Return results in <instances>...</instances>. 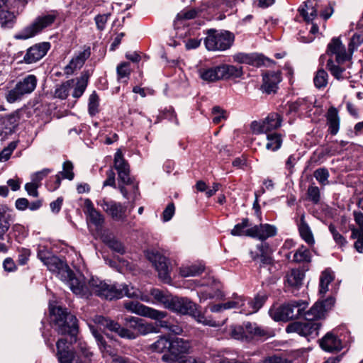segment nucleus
<instances>
[{
  "mask_svg": "<svg viewBox=\"0 0 363 363\" xmlns=\"http://www.w3.org/2000/svg\"><path fill=\"white\" fill-rule=\"evenodd\" d=\"M89 285L91 294H95L105 299H119L125 296L128 298L140 299L146 303L152 302L148 295L142 293L138 289L127 284H111L99 278L92 277L89 280Z\"/></svg>",
  "mask_w": 363,
  "mask_h": 363,
  "instance_id": "1",
  "label": "nucleus"
},
{
  "mask_svg": "<svg viewBox=\"0 0 363 363\" xmlns=\"http://www.w3.org/2000/svg\"><path fill=\"white\" fill-rule=\"evenodd\" d=\"M43 264L62 281L67 283L74 294L84 298L91 295L89 281L85 282L83 277H74L68 266L57 257L52 255Z\"/></svg>",
  "mask_w": 363,
  "mask_h": 363,
  "instance_id": "2",
  "label": "nucleus"
},
{
  "mask_svg": "<svg viewBox=\"0 0 363 363\" xmlns=\"http://www.w3.org/2000/svg\"><path fill=\"white\" fill-rule=\"evenodd\" d=\"M50 312L55 330L61 335H69L72 340H77L78 333L77 319L75 315L67 313L61 306H54L50 303Z\"/></svg>",
  "mask_w": 363,
  "mask_h": 363,
  "instance_id": "3",
  "label": "nucleus"
},
{
  "mask_svg": "<svg viewBox=\"0 0 363 363\" xmlns=\"http://www.w3.org/2000/svg\"><path fill=\"white\" fill-rule=\"evenodd\" d=\"M57 355L60 363H89L93 356L92 352L85 342L79 341L77 348L79 352L85 358V360L80 359L77 354L69 349L67 340L60 339L56 344Z\"/></svg>",
  "mask_w": 363,
  "mask_h": 363,
  "instance_id": "4",
  "label": "nucleus"
},
{
  "mask_svg": "<svg viewBox=\"0 0 363 363\" xmlns=\"http://www.w3.org/2000/svg\"><path fill=\"white\" fill-rule=\"evenodd\" d=\"M58 13L57 11L43 14L36 17L30 24L25 26L14 35L16 40H25L33 38L45 28L50 26L55 22Z\"/></svg>",
  "mask_w": 363,
  "mask_h": 363,
  "instance_id": "5",
  "label": "nucleus"
},
{
  "mask_svg": "<svg viewBox=\"0 0 363 363\" xmlns=\"http://www.w3.org/2000/svg\"><path fill=\"white\" fill-rule=\"evenodd\" d=\"M234 39V35L229 31L209 30L204 44L209 51H224L232 46Z\"/></svg>",
  "mask_w": 363,
  "mask_h": 363,
  "instance_id": "6",
  "label": "nucleus"
},
{
  "mask_svg": "<svg viewBox=\"0 0 363 363\" xmlns=\"http://www.w3.org/2000/svg\"><path fill=\"white\" fill-rule=\"evenodd\" d=\"M306 303L301 300L291 301L279 308L269 311L271 317L276 321H288L303 315Z\"/></svg>",
  "mask_w": 363,
  "mask_h": 363,
  "instance_id": "7",
  "label": "nucleus"
},
{
  "mask_svg": "<svg viewBox=\"0 0 363 363\" xmlns=\"http://www.w3.org/2000/svg\"><path fill=\"white\" fill-rule=\"evenodd\" d=\"M38 79L33 74H28L17 82L16 86L8 91L6 99L9 103H14L32 93L37 86Z\"/></svg>",
  "mask_w": 363,
  "mask_h": 363,
  "instance_id": "8",
  "label": "nucleus"
},
{
  "mask_svg": "<svg viewBox=\"0 0 363 363\" xmlns=\"http://www.w3.org/2000/svg\"><path fill=\"white\" fill-rule=\"evenodd\" d=\"M282 121V117L279 113L273 112L261 121H253L251 123V129L255 134L273 133L281 127Z\"/></svg>",
  "mask_w": 363,
  "mask_h": 363,
  "instance_id": "9",
  "label": "nucleus"
},
{
  "mask_svg": "<svg viewBox=\"0 0 363 363\" xmlns=\"http://www.w3.org/2000/svg\"><path fill=\"white\" fill-rule=\"evenodd\" d=\"M320 324L317 320H307L302 322H294L286 328L288 333H296L308 339L315 338L318 335Z\"/></svg>",
  "mask_w": 363,
  "mask_h": 363,
  "instance_id": "10",
  "label": "nucleus"
},
{
  "mask_svg": "<svg viewBox=\"0 0 363 363\" xmlns=\"http://www.w3.org/2000/svg\"><path fill=\"white\" fill-rule=\"evenodd\" d=\"M196 16L195 9L183 10L177 15L174 21L175 37L183 39L191 35L188 20L193 19Z\"/></svg>",
  "mask_w": 363,
  "mask_h": 363,
  "instance_id": "11",
  "label": "nucleus"
},
{
  "mask_svg": "<svg viewBox=\"0 0 363 363\" xmlns=\"http://www.w3.org/2000/svg\"><path fill=\"white\" fill-rule=\"evenodd\" d=\"M94 321L99 326H102L111 331L115 332L121 337L128 340H135L137 338V333L128 328L127 326L121 327V325L114 320L104 318L101 315H96L94 318Z\"/></svg>",
  "mask_w": 363,
  "mask_h": 363,
  "instance_id": "12",
  "label": "nucleus"
},
{
  "mask_svg": "<svg viewBox=\"0 0 363 363\" xmlns=\"http://www.w3.org/2000/svg\"><path fill=\"white\" fill-rule=\"evenodd\" d=\"M146 257L155 266L160 279L165 283L170 282L171 277L167 258L159 252L155 250L147 251Z\"/></svg>",
  "mask_w": 363,
  "mask_h": 363,
  "instance_id": "13",
  "label": "nucleus"
},
{
  "mask_svg": "<svg viewBox=\"0 0 363 363\" xmlns=\"http://www.w3.org/2000/svg\"><path fill=\"white\" fill-rule=\"evenodd\" d=\"M123 306L128 312L135 313L141 316L147 317L151 319H160L167 316L166 312L146 306L138 301H125L123 303Z\"/></svg>",
  "mask_w": 363,
  "mask_h": 363,
  "instance_id": "14",
  "label": "nucleus"
},
{
  "mask_svg": "<svg viewBox=\"0 0 363 363\" xmlns=\"http://www.w3.org/2000/svg\"><path fill=\"white\" fill-rule=\"evenodd\" d=\"M191 344L189 340L177 337L171 341L170 354H164L162 359L167 362H173L181 357L182 354L189 352Z\"/></svg>",
  "mask_w": 363,
  "mask_h": 363,
  "instance_id": "15",
  "label": "nucleus"
},
{
  "mask_svg": "<svg viewBox=\"0 0 363 363\" xmlns=\"http://www.w3.org/2000/svg\"><path fill=\"white\" fill-rule=\"evenodd\" d=\"M98 204L103 210L116 221H125L127 218V206L121 203L113 201H107L102 199L98 202Z\"/></svg>",
  "mask_w": 363,
  "mask_h": 363,
  "instance_id": "16",
  "label": "nucleus"
},
{
  "mask_svg": "<svg viewBox=\"0 0 363 363\" xmlns=\"http://www.w3.org/2000/svg\"><path fill=\"white\" fill-rule=\"evenodd\" d=\"M113 167L117 171L119 181L125 184H131L133 181L130 177V166L125 160L122 151L118 149L114 155Z\"/></svg>",
  "mask_w": 363,
  "mask_h": 363,
  "instance_id": "17",
  "label": "nucleus"
},
{
  "mask_svg": "<svg viewBox=\"0 0 363 363\" xmlns=\"http://www.w3.org/2000/svg\"><path fill=\"white\" fill-rule=\"evenodd\" d=\"M166 308L180 314L192 315L196 305L187 298L174 296L169 298Z\"/></svg>",
  "mask_w": 363,
  "mask_h": 363,
  "instance_id": "18",
  "label": "nucleus"
},
{
  "mask_svg": "<svg viewBox=\"0 0 363 363\" xmlns=\"http://www.w3.org/2000/svg\"><path fill=\"white\" fill-rule=\"evenodd\" d=\"M50 49V43L48 42L36 43L27 49L23 61L26 64L35 63L45 56Z\"/></svg>",
  "mask_w": 363,
  "mask_h": 363,
  "instance_id": "19",
  "label": "nucleus"
},
{
  "mask_svg": "<svg viewBox=\"0 0 363 363\" xmlns=\"http://www.w3.org/2000/svg\"><path fill=\"white\" fill-rule=\"evenodd\" d=\"M234 62L238 63L247 64L255 67H259L262 65L270 66L271 64L274 63L273 60L264 57L262 55L256 53L246 54L239 52L233 56Z\"/></svg>",
  "mask_w": 363,
  "mask_h": 363,
  "instance_id": "20",
  "label": "nucleus"
},
{
  "mask_svg": "<svg viewBox=\"0 0 363 363\" xmlns=\"http://www.w3.org/2000/svg\"><path fill=\"white\" fill-rule=\"evenodd\" d=\"M277 235V228L270 224L256 225L248 228L247 236L257 238L259 240H265L269 238L274 237Z\"/></svg>",
  "mask_w": 363,
  "mask_h": 363,
  "instance_id": "21",
  "label": "nucleus"
},
{
  "mask_svg": "<svg viewBox=\"0 0 363 363\" xmlns=\"http://www.w3.org/2000/svg\"><path fill=\"white\" fill-rule=\"evenodd\" d=\"M327 55L337 63H344L349 60L345 48L339 38H333L328 44Z\"/></svg>",
  "mask_w": 363,
  "mask_h": 363,
  "instance_id": "22",
  "label": "nucleus"
},
{
  "mask_svg": "<svg viewBox=\"0 0 363 363\" xmlns=\"http://www.w3.org/2000/svg\"><path fill=\"white\" fill-rule=\"evenodd\" d=\"M335 303L333 298H329L322 302H316L306 313L303 312L306 319L316 320L324 316L325 312Z\"/></svg>",
  "mask_w": 363,
  "mask_h": 363,
  "instance_id": "23",
  "label": "nucleus"
},
{
  "mask_svg": "<svg viewBox=\"0 0 363 363\" xmlns=\"http://www.w3.org/2000/svg\"><path fill=\"white\" fill-rule=\"evenodd\" d=\"M90 55V47H86L83 51L78 52L74 57H72L69 63L65 66L64 69L65 74L67 76L71 75L74 73L75 69H80Z\"/></svg>",
  "mask_w": 363,
  "mask_h": 363,
  "instance_id": "24",
  "label": "nucleus"
},
{
  "mask_svg": "<svg viewBox=\"0 0 363 363\" xmlns=\"http://www.w3.org/2000/svg\"><path fill=\"white\" fill-rule=\"evenodd\" d=\"M262 79V91L267 94L274 93L278 89V84L281 81V72H268L263 74Z\"/></svg>",
  "mask_w": 363,
  "mask_h": 363,
  "instance_id": "25",
  "label": "nucleus"
},
{
  "mask_svg": "<svg viewBox=\"0 0 363 363\" xmlns=\"http://www.w3.org/2000/svg\"><path fill=\"white\" fill-rule=\"evenodd\" d=\"M16 16L11 11L5 0H0V25L4 28H13Z\"/></svg>",
  "mask_w": 363,
  "mask_h": 363,
  "instance_id": "26",
  "label": "nucleus"
},
{
  "mask_svg": "<svg viewBox=\"0 0 363 363\" xmlns=\"http://www.w3.org/2000/svg\"><path fill=\"white\" fill-rule=\"evenodd\" d=\"M12 221V216L9 208L0 204V240L4 239V235L9 230Z\"/></svg>",
  "mask_w": 363,
  "mask_h": 363,
  "instance_id": "27",
  "label": "nucleus"
},
{
  "mask_svg": "<svg viewBox=\"0 0 363 363\" xmlns=\"http://www.w3.org/2000/svg\"><path fill=\"white\" fill-rule=\"evenodd\" d=\"M304 273L297 269L290 270L285 277V286L291 289H298L303 283Z\"/></svg>",
  "mask_w": 363,
  "mask_h": 363,
  "instance_id": "28",
  "label": "nucleus"
},
{
  "mask_svg": "<svg viewBox=\"0 0 363 363\" xmlns=\"http://www.w3.org/2000/svg\"><path fill=\"white\" fill-rule=\"evenodd\" d=\"M317 0H306L298 9L301 16L307 22L313 21L317 16Z\"/></svg>",
  "mask_w": 363,
  "mask_h": 363,
  "instance_id": "29",
  "label": "nucleus"
},
{
  "mask_svg": "<svg viewBox=\"0 0 363 363\" xmlns=\"http://www.w3.org/2000/svg\"><path fill=\"white\" fill-rule=\"evenodd\" d=\"M320 347L328 352L340 351L342 347L340 340L331 333H327L321 340Z\"/></svg>",
  "mask_w": 363,
  "mask_h": 363,
  "instance_id": "30",
  "label": "nucleus"
},
{
  "mask_svg": "<svg viewBox=\"0 0 363 363\" xmlns=\"http://www.w3.org/2000/svg\"><path fill=\"white\" fill-rule=\"evenodd\" d=\"M243 326L245 333L247 334L250 337H267L272 335L270 331L259 327L255 323L247 322L244 323Z\"/></svg>",
  "mask_w": 363,
  "mask_h": 363,
  "instance_id": "31",
  "label": "nucleus"
},
{
  "mask_svg": "<svg viewBox=\"0 0 363 363\" xmlns=\"http://www.w3.org/2000/svg\"><path fill=\"white\" fill-rule=\"evenodd\" d=\"M221 79H228L231 78H239L243 74L242 67L231 65H219Z\"/></svg>",
  "mask_w": 363,
  "mask_h": 363,
  "instance_id": "32",
  "label": "nucleus"
},
{
  "mask_svg": "<svg viewBox=\"0 0 363 363\" xmlns=\"http://www.w3.org/2000/svg\"><path fill=\"white\" fill-rule=\"evenodd\" d=\"M220 67H211L201 68L199 74L201 79L207 82H213L221 79Z\"/></svg>",
  "mask_w": 363,
  "mask_h": 363,
  "instance_id": "33",
  "label": "nucleus"
},
{
  "mask_svg": "<svg viewBox=\"0 0 363 363\" xmlns=\"http://www.w3.org/2000/svg\"><path fill=\"white\" fill-rule=\"evenodd\" d=\"M326 119L330 133L333 135H336L340 128V117L336 108L330 107L328 109Z\"/></svg>",
  "mask_w": 363,
  "mask_h": 363,
  "instance_id": "34",
  "label": "nucleus"
},
{
  "mask_svg": "<svg viewBox=\"0 0 363 363\" xmlns=\"http://www.w3.org/2000/svg\"><path fill=\"white\" fill-rule=\"evenodd\" d=\"M267 300L265 295H257L253 300L247 302L248 306H245L241 309L240 313L245 315H250L256 313L264 305Z\"/></svg>",
  "mask_w": 363,
  "mask_h": 363,
  "instance_id": "35",
  "label": "nucleus"
},
{
  "mask_svg": "<svg viewBox=\"0 0 363 363\" xmlns=\"http://www.w3.org/2000/svg\"><path fill=\"white\" fill-rule=\"evenodd\" d=\"M89 77V71H84L80 77L77 79V83L72 93L74 98L78 99L82 96L87 87Z\"/></svg>",
  "mask_w": 363,
  "mask_h": 363,
  "instance_id": "36",
  "label": "nucleus"
},
{
  "mask_svg": "<svg viewBox=\"0 0 363 363\" xmlns=\"http://www.w3.org/2000/svg\"><path fill=\"white\" fill-rule=\"evenodd\" d=\"M298 231L301 238L309 245L315 243V240L312 231L305 220V216L303 214L300 218V223L298 225Z\"/></svg>",
  "mask_w": 363,
  "mask_h": 363,
  "instance_id": "37",
  "label": "nucleus"
},
{
  "mask_svg": "<svg viewBox=\"0 0 363 363\" xmlns=\"http://www.w3.org/2000/svg\"><path fill=\"white\" fill-rule=\"evenodd\" d=\"M204 269V266L201 263L182 265L179 268V274L183 277H196L201 274Z\"/></svg>",
  "mask_w": 363,
  "mask_h": 363,
  "instance_id": "38",
  "label": "nucleus"
},
{
  "mask_svg": "<svg viewBox=\"0 0 363 363\" xmlns=\"http://www.w3.org/2000/svg\"><path fill=\"white\" fill-rule=\"evenodd\" d=\"M267 143L265 147L267 150L275 152L279 150L283 143L282 135L278 133L266 134Z\"/></svg>",
  "mask_w": 363,
  "mask_h": 363,
  "instance_id": "39",
  "label": "nucleus"
},
{
  "mask_svg": "<svg viewBox=\"0 0 363 363\" xmlns=\"http://www.w3.org/2000/svg\"><path fill=\"white\" fill-rule=\"evenodd\" d=\"M90 330L93 336L95 337L97 345L101 352L104 354H113V350L111 345H108L104 337L98 332V330L92 325H90Z\"/></svg>",
  "mask_w": 363,
  "mask_h": 363,
  "instance_id": "40",
  "label": "nucleus"
},
{
  "mask_svg": "<svg viewBox=\"0 0 363 363\" xmlns=\"http://www.w3.org/2000/svg\"><path fill=\"white\" fill-rule=\"evenodd\" d=\"M194 319L199 323L203 325H207L213 328H218L223 325L226 321V319L220 322L216 321L211 316H206L204 314L199 311H196V309L192 313Z\"/></svg>",
  "mask_w": 363,
  "mask_h": 363,
  "instance_id": "41",
  "label": "nucleus"
},
{
  "mask_svg": "<svg viewBox=\"0 0 363 363\" xmlns=\"http://www.w3.org/2000/svg\"><path fill=\"white\" fill-rule=\"evenodd\" d=\"M342 64L343 63H337L336 61H334L333 58H329L327 62V69L329 70L330 74L337 80L345 78L343 76V72L345 71V68L342 67Z\"/></svg>",
  "mask_w": 363,
  "mask_h": 363,
  "instance_id": "42",
  "label": "nucleus"
},
{
  "mask_svg": "<svg viewBox=\"0 0 363 363\" xmlns=\"http://www.w3.org/2000/svg\"><path fill=\"white\" fill-rule=\"evenodd\" d=\"M150 348L155 352L162 353L168 352L167 354H170L171 341L165 337H160L156 342L151 345Z\"/></svg>",
  "mask_w": 363,
  "mask_h": 363,
  "instance_id": "43",
  "label": "nucleus"
},
{
  "mask_svg": "<svg viewBox=\"0 0 363 363\" xmlns=\"http://www.w3.org/2000/svg\"><path fill=\"white\" fill-rule=\"evenodd\" d=\"M198 296L200 301H205L207 299L220 300L223 297V293L219 289H213L211 288H206L198 292Z\"/></svg>",
  "mask_w": 363,
  "mask_h": 363,
  "instance_id": "44",
  "label": "nucleus"
},
{
  "mask_svg": "<svg viewBox=\"0 0 363 363\" xmlns=\"http://www.w3.org/2000/svg\"><path fill=\"white\" fill-rule=\"evenodd\" d=\"M74 79L67 80L59 85L55 91V97L60 99H65L69 96L71 87L73 86Z\"/></svg>",
  "mask_w": 363,
  "mask_h": 363,
  "instance_id": "45",
  "label": "nucleus"
},
{
  "mask_svg": "<svg viewBox=\"0 0 363 363\" xmlns=\"http://www.w3.org/2000/svg\"><path fill=\"white\" fill-rule=\"evenodd\" d=\"M157 327L153 323H149L145 322L143 319H140L139 325L138 327L137 337L139 335H145L149 333H158Z\"/></svg>",
  "mask_w": 363,
  "mask_h": 363,
  "instance_id": "46",
  "label": "nucleus"
},
{
  "mask_svg": "<svg viewBox=\"0 0 363 363\" xmlns=\"http://www.w3.org/2000/svg\"><path fill=\"white\" fill-rule=\"evenodd\" d=\"M333 280V275L328 271H324L320 278L319 294L325 295L328 291V286Z\"/></svg>",
  "mask_w": 363,
  "mask_h": 363,
  "instance_id": "47",
  "label": "nucleus"
},
{
  "mask_svg": "<svg viewBox=\"0 0 363 363\" xmlns=\"http://www.w3.org/2000/svg\"><path fill=\"white\" fill-rule=\"evenodd\" d=\"M294 261L296 262H311L310 251L303 245L301 246L294 255Z\"/></svg>",
  "mask_w": 363,
  "mask_h": 363,
  "instance_id": "48",
  "label": "nucleus"
},
{
  "mask_svg": "<svg viewBox=\"0 0 363 363\" xmlns=\"http://www.w3.org/2000/svg\"><path fill=\"white\" fill-rule=\"evenodd\" d=\"M328 74L323 69H320L317 71L314 79V84L318 89H321L328 84Z\"/></svg>",
  "mask_w": 363,
  "mask_h": 363,
  "instance_id": "49",
  "label": "nucleus"
},
{
  "mask_svg": "<svg viewBox=\"0 0 363 363\" xmlns=\"http://www.w3.org/2000/svg\"><path fill=\"white\" fill-rule=\"evenodd\" d=\"M259 252V257L263 264H270L272 262L271 256L269 255V247L267 243H262L257 246Z\"/></svg>",
  "mask_w": 363,
  "mask_h": 363,
  "instance_id": "50",
  "label": "nucleus"
},
{
  "mask_svg": "<svg viewBox=\"0 0 363 363\" xmlns=\"http://www.w3.org/2000/svg\"><path fill=\"white\" fill-rule=\"evenodd\" d=\"M99 97L94 91L91 93L89 98L88 111L91 116H95L99 113Z\"/></svg>",
  "mask_w": 363,
  "mask_h": 363,
  "instance_id": "51",
  "label": "nucleus"
},
{
  "mask_svg": "<svg viewBox=\"0 0 363 363\" xmlns=\"http://www.w3.org/2000/svg\"><path fill=\"white\" fill-rule=\"evenodd\" d=\"M249 226V220L248 218H243L241 223L236 224L233 229L231 230V235L234 236H247V227Z\"/></svg>",
  "mask_w": 363,
  "mask_h": 363,
  "instance_id": "52",
  "label": "nucleus"
},
{
  "mask_svg": "<svg viewBox=\"0 0 363 363\" xmlns=\"http://www.w3.org/2000/svg\"><path fill=\"white\" fill-rule=\"evenodd\" d=\"M313 176L321 185L325 186L329 184L328 178L330 174L326 168L323 167L317 169L314 172Z\"/></svg>",
  "mask_w": 363,
  "mask_h": 363,
  "instance_id": "53",
  "label": "nucleus"
},
{
  "mask_svg": "<svg viewBox=\"0 0 363 363\" xmlns=\"http://www.w3.org/2000/svg\"><path fill=\"white\" fill-rule=\"evenodd\" d=\"M352 231L351 238L352 239H357L354 242V248L359 252H363V233H359L357 228L352 227L350 228Z\"/></svg>",
  "mask_w": 363,
  "mask_h": 363,
  "instance_id": "54",
  "label": "nucleus"
},
{
  "mask_svg": "<svg viewBox=\"0 0 363 363\" xmlns=\"http://www.w3.org/2000/svg\"><path fill=\"white\" fill-rule=\"evenodd\" d=\"M59 175H62L63 179H67L69 180H72L74 178V172H73V164L70 161H66L63 163V170L60 172Z\"/></svg>",
  "mask_w": 363,
  "mask_h": 363,
  "instance_id": "55",
  "label": "nucleus"
},
{
  "mask_svg": "<svg viewBox=\"0 0 363 363\" xmlns=\"http://www.w3.org/2000/svg\"><path fill=\"white\" fill-rule=\"evenodd\" d=\"M308 199L314 204L319 203L320 200V189L316 186H310L307 191Z\"/></svg>",
  "mask_w": 363,
  "mask_h": 363,
  "instance_id": "56",
  "label": "nucleus"
},
{
  "mask_svg": "<svg viewBox=\"0 0 363 363\" xmlns=\"http://www.w3.org/2000/svg\"><path fill=\"white\" fill-rule=\"evenodd\" d=\"M224 309H231V308H239L242 309L245 308V301L242 297L236 296L233 300L228 301L223 303Z\"/></svg>",
  "mask_w": 363,
  "mask_h": 363,
  "instance_id": "57",
  "label": "nucleus"
},
{
  "mask_svg": "<svg viewBox=\"0 0 363 363\" xmlns=\"http://www.w3.org/2000/svg\"><path fill=\"white\" fill-rule=\"evenodd\" d=\"M117 74L119 79L128 78L130 74V67L129 62H122L117 66Z\"/></svg>",
  "mask_w": 363,
  "mask_h": 363,
  "instance_id": "58",
  "label": "nucleus"
},
{
  "mask_svg": "<svg viewBox=\"0 0 363 363\" xmlns=\"http://www.w3.org/2000/svg\"><path fill=\"white\" fill-rule=\"evenodd\" d=\"M329 230L333 235V240L337 245H340V247H343L347 244L346 239L338 233L334 225L330 224L329 225Z\"/></svg>",
  "mask_w": 363,
  "mask_h": 363,
  "instance_id": "59",
  "label": "nucleus"
},
{
  "mask_svg": "<svg viewBox=\"0 0 363 363\" xmlns=\"http://www.w3.org/2000/svg\"><path fill=\"white\" fill-rule=\"evenodd\" d=\"M362 43H363V31L356 33L353 35L351 38L349 50L353 52L356 50Z\"/></svg>",
  "mask_w": 363,
  "mask_h": 363,
  "instance_id": "60",
  "label": "nucleus"
},
{
  "mask_svg": "<svg viewBox=\"0 0 363 363\" xmlns=\"http://www.w3.org/2000/svg\"><path fill=\"white\" fill-rule=\"evenodd\" d=\"M16 147V144L14 142L10 143L7 147H4L1 152H0V162H2L7 161Z\"/></svg>",
  "mask_w": 363,
  "mask_h": 363,
  "instance_id": "61",
  "label": "nucleus"
},
{
  "mask_svg": "<svg viewBox=\"0 0 363 363\" xmlns=\"http://www.w3.org/2000/svg\"><path fill=\"white\" fill-rule=\"evenodd\" d=\"M87 214L90 221L96 227H100L104 223V216L96 210H91V212Z\"/></svg>",
  "mask_w": 363,
  "mask_h": 363,
  "instance_id": "62",
  "label": "nucleus"
},
{
  "mask_svg": "<svg viewBox=\"0 0 363 363\" xmlns=\"http://www.w3.org/2000/svg\"><path fill=\"white\" fill-rule=\"evenodd\" d=\"M150 294L154 297V298L161 303H163L165 307L167 305V302L169 300V297L167 296L163 291L160 290L159 289H152L150 291Z\"/></svg>",
  "mask_w": 363,
  "mask_h": 363,
  "instance_id": "63",
  "label": "nucleus"
},
{
  "mask_svg": "<svg viewBox=\"0 0 363 363\" xmlns=\"http://www.w3.org/2000/svg\"><path fill=\"white\" fill-rule=\"evenodd\" d=\"M213 118L212 121L215 124L219 123L222 120L225 119V111L219 106H214L212 108Z\"/></svg>",
  "mask_w": 363,
  "mask_h": 363,
  "instance_id": "64",
  "label": "nucleus"
}]
</instances>
